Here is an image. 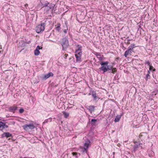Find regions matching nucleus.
I'll use <instances>...</instances> for the list:
<instances>
[{"mask_svg":"<svg viewBox=\"0 0 158 158\" xmlns=\"http://www.w3.org/2000/svg\"><path fill=\"white\" fill-rule=\"evenodd\" d=\"M46 22V20H44L43 22H41L40 24L38 25L35 27L36 32L39 33L43 32L44 31L45 26V23Z\"/></svg>","mask_w":158,"mask_h":158,"instance_id":"nucleus-5","label":"nucleus"},{"mask_svg":"<svg viewBox=\"0 0 158 158\" xmlns=\"http://www.w3.org/2000/svg\"><path fill=\"white\" fill-rule=\"evenodd\" d=\"M48 119H46L44 122L43 123V125H44V124H45L46 123H47L48 122Z\"/></svg>","mask_w":158,"mask_h":158,"instance_id":"nucleus-37","label":"nucleus"},{"mask_svg":"<svg viewBox=\"0 0 158 158\" xmlns=\"http://www.w3.org/2000/svg\"><path fill=\"white\" fill-rule=\"evenodd\" d=\"M19 46L21 47H24L26 45L25 41L23 40H22L19 43Z\"/></svg>","mask_w":158,"mask_h":158,"instance_id":"nucleus-19","label":"nucleus"},{"mask_svg":"<svg viewBox=\"0 0 158 158\" xmlns=\"http://www.w3.org/2000/svg\"><path fill=\"white\" fill-rule=\"evenodd\" d=\"M1 136L2 138L5 137H6V138H8L10 137H13L12 136V134L9 132H4L1 135Z\"/></svg>","mask_w":158,"mask_h":158,"instance_id":"nucleus-10","label":"nucleus"},{"mask_svg":"<svg viewBox=\"0 0 158 158\" xmlns=\"http://www.w3.org/2000/svg\"><path fill=\"white\" fill-rule=\"evenodd\" d=\"M100 64L102 66L99 68V69L100 70H102L103 72V73H105L109 70H111V69L109 68L108 64L109 62L106 61L105 62L102 61L100 62Z\"/></svg>","mask_w":158,"mask_h":158,"instance_id":"nucleus-4","label":"nucleus"},{"mask_svg":"<svg viewBox=\"0 0 158 158\" xmlns=\"http://www.w3.org/2000/svg\"><path fill=\"white\" fill-rule=\"evenodd\" d=\"M8 126L6 125L5 123L0 121V128L2 127V128H8Z\"/></svg>","mask_w":158,"mask_h":158,"instance_id":"nucleus-15","label":"nucleus"},{"mask_svg":"<svg viewBox=\"0 0 158 158\" xmlns=\"http://www.w3.org/2000/svg\"><path fill=\"white\" fill-rule=\"evenodd\" d=\"M1 47H2V46L1 45H0V49H2V48H1Z\"/></svg>","mask_w":158,"mask_h":158,"instance_id":"nucleus-42","label":"nucleus"},{"mask_svg":"<svg viewBox=\"0 0 158 158\" xmlns=\"http://www.w3.org/2000/svg\"><path fill=\"white\" fill-rule=\"evenodd\" d=\"M62 113L64 118H67L69 117V114L68 113L64 111L62 112Z\"/></svg>","mask_w":158,"mask_h":158,"instance_id":"nucleus-24","label":"nucleus"},{"mask_svg":"<svg viewBox=\"0 0 158 158\" xmlns=\"http://www.w3.org/2000/svg\"><path fill=\"white\" fill-rule=\"evenodd\" d=\"M65 55L68 56V54H65Z\"/></svg>","mask_w":158,"mask_h":158,"instance_id":"nucleus-45","label":"nucleus"},{"mask_svg":"<svg viewBox=\"0 0 158 158\" xmlns=\"http://www.w3.org/2000/svg\"><path fill=\"white\" fill-rule=\"evenodd\" d=\"M61 45L62 50L64 51H66L69 46V40L66 37H64L62 39Z\"/></svg>","mask_w":158,"mask_h":158,"instance_id":"nucleus-6","label":"nucleus"},{"mask_svg":"<svg viewBox=\"0 0 158 158\" xmlns=\"http://www.w3.org/2000/svg\"><path fill=\"white\" fill-rule=\"evenodd\" d=\"M75 56L76 58V60L77 62H80L81 61V59L80 56H78L77 54H75Z\"/></svg>","mask_w":158,"mask_h":158,"instance_id":"nucleus-21","label":"nucleus"},{"mask_svg":"<svg viewBox=\"0 0 158 158\" xmlns=\"http://www.w3.org/2000/svg\"><path fill=\"white\" fill-rule=\"evenodd\" d=\"M92 96L94 98V100L96 101L98 98L97 96L96 93L95 91H93L92 92Z\"/></svg>","mask_w":158,"mask_h":158,"instance_id":"nucleus-14","label":"nucleus"},{"mask_svg":"<svg viewBox=\"0 0 158 158\" xmlns=\"http://www.w3.org/2000/svg\"><path fill=\"white\" fill-rule=\"evenodd\" d=\"M155 93V92H152L153 94H154V93Z\"/></svg>","mask_w":158,"mask_h":158,"instance_id":"nucleus-44","label":"nucleus"},{"mask_svg":"<svg viewBox=\"0 0 158 158\" xmlns=\"http://www.w3.org/2000/svg\"><path fill=\"white\" fill-rule=\"evenodd\" d=\"M121 115H117L116 116L114 120V121L115 122H119L121 118Z\"/></svg>","mask_w":158,"mask_h":158,"instance_id":"nucleus-17","label":"nucleus"},{"mask_svg":"<svg viewBox=\"0 0 158 158\" xmlns=\"http://www.w3.org/2000/svg\"><path fill=\"white\" fill-rule=\"evenodd\" d=\"M76 54H77L78 56H81L82 55V52L81 51H79V52H77V53H76Z\"/></svg>","mask_w":158,"mask_h":158,"instance_id":"nucleus-32","label":"nucleus"},{"mask_svg":"<svg viewBox=\"0 0 158 158\" xmlns=\"http://www.w3.org/2000/svg\"><path fill=\"white\" fill-rule=\"evenodd\" d=\"M156 93L155 94V95H156Z\"/></svg>","mask_w":158,"mask_h":158,"instance_id":"nucleus-47","label":"nucleus"},{"mask_svg":"<svg viewBox=\"0 0 158 158\" xmlns=\"http://www.w3.org/2000/svg\"><path fill=\"white\" fill-rule=\"evenodd\" d=\"M98 59L99 60H102L104 59V57L103 55H102L100 57H98Z\"/></svg>","mask_w":158,"mask_h":158,"instance_id":"nucleus-28","label":"nucleus"},{"mask_svg":"<svg viewBox=\"0 0 158 158\" xmlns=\"http://www.w3.org/2000/svg\"><path fill=\"white\" fill-rule=\"evenodd\" d=\"M145 64H147L148 65H149V66L151 65L150 63L149 62V61H146L145 62Z\"/></svg>","mask_w":158,"mask_h":158,"instance_id":"nucleus-34","label":"nucleus"},{"mask_svg":"<svg viewBox=\"0 0 158 158\" xmlns=\"http://www.w3.org/2000/svg\"><path fill=\"white\" fill-rule=\"evenodd\" d=\"M139 28H140L141 29H142L141 28V27L140 26H139V29H138V31L139 30Z\"/></svg>","mask_w":158,"mask_h":158,"instance_id":"nucleus-41","label":"nucleus"},{"mask_svg":"<svg viewBox=\"0 0 158 158\" xmlns=\"http://www.w3.org/2000/svg\"><path fill=\"white\" fill-rule=\"evenodd\" d=\"M94 54L98 58L102 56L101 54L98 52H96Z\"/></svg>","mask_w":158,"mask_h":158,"instance_id":"nucleus-29","label":"nucleus"},{"mask_svg":"<svg viewBox=\"0 0 158 158\" xmlns=\"http://www.w3.org/2000/svg\"><path fill=\"white\" fill-rule=\"evenodd\" d=\"M24 110L23 108H21L19 110V111L20 113L22 114L24 112Z\"/></svg>","mask_w":158,"mask_h":158,"instance_id":"nucleus-30","label":"nucleus"},{"mask_svg":"<svg viewBox=\"0 0 158 158\" xmlns=\"http://www.w3.org/2000/svg\"><path fill=\"white\" fill-rule=\"evenodd\" d=\"M42 6L43 8L44 7V13L47 14H48L50 11H51V13H52L54 10L55 11V8H56L55 7V4L52 3H49L47 1L42 4Z\"/></svg>","mask_w":158,"mask_h":158,"instance_id":"nucleus-1","label":"nucleus"},{"mask_svg":"<svg viewBox=\"0 0 158 158\" xmlns=\"http://www.w3.org/2000/svg\"><path fill=\"white\" fill-rule=\"evenodd\" d=\"M136 46L134 44H131L128 47L127 49L125 52L124 56L125 57H127L132 55L133 53H134L133 48Z\"/></svg>","mask_w":158,"mask_h":158,"instance_id":"nucleus-3","label":"nucleus"},{"mask_svg":"<svg viewBox=\"0 0 158 158\" xmlns=\"http://www.w3.org/2000/svg\"><path fill=\"white\" fill-rule=\"evenodd\" d=\"M94 129H90L88 134V137L91 140H93L94 139V135L93 132Z\"/></svg>","mask_w":158,"mask_h":158,"instance_id":"nucleus-8","label":"nucleus"},{"mask_svg":"<svg viewBox=\"0 0 158 158\" xmlns=\"http://www.w3.org/2000/svg\"><path fill=\"white\" fill-rule=\"evenodd\" d=\"M77 49L75 51V53H77V52H79V51H81L82 47L80 45L77 44Z\"/></svg>","mask_w":158,"mask_h":158,"instance_id":"nucleus-18","label":"nucleus"},{"mask_svg":"<svg viewBox=\"0 0 158 158\" xmlns=\"http://www.w3.org/2000/svg\"><path fill=\"white\" fill-rule=\"evenodd\" d=\"M21 158H33L32 157H29L28 156H26V157H21Z\"/></svg>","mask_w":158,"mask_h":158,"instance_id":"nucleus-39","label":"nucleus"},{"mask_svg":"<svg viewBox=\"0 0 158 158\" xmlns=\"http://www.w3.org/2000/svg\"><path fill=\"white\" fill-rule=\"evenodd\" d=\"M72 154L73 156H75V157L76 158H78V155H79V156H80L81 155L80 153H78L76 152H72Z\"/></svg>","mask_w":158,"mask_h":158,"instance_id":"nucleus-22","label":"nucleus"},{"mask_svg":"<svg viewBox=\"0 0 158 158\" xmlns=\"http://www.w3.org/2000/svg\"><path fill=\"white\" fill-rule=\"evenodd\" d=\"M25 43H27V44H29L31 42V40H29L28 41H25Z\"/></svg>","mask_w":158,"mask_h":158,"instance_id":"nucleus-38","label":"nucleus"},{"mask_svg":"<svg viewBox=\"0 0 158 158\" xmlns=\"http://www.w3.org/2000/svg\"><path fill=\"white\" fill-rule=\"evenodd\" d=\"M89 95H91V94H90V93H89Z\"/></svg>","mask_w":158,"mask_h":158,"instance_id":"nucleus-46","label":"nucleus"},{"mask_svg":"<svg viewBox=\"0 0 158 158\" xmlns=\"http://www.w3.org/2000/svg\"><path fill=\"white\" fill-rule=\"evenodd\" d=\"M17 107L16 106H12L9 107V111L11 112H14L15 111L17 110Z\"/></svg>","mask_w":158,"mask_h":158,"instance_id":"nucleus-12","label":"nucleus"},{"mask_svg":"<svg viewBox=\"0 0 158 158\" xmlns=\"http://www.w3.org/2000/svg\"><path fill=\"white\" fill-rule=\"evenodd\" d=\"M109 68H111V70H109L111 71V72L113 73L114 74L116 72L117 70L115 68H114L113 66H112L111 67H110Z\"/></svg>","mask_w":158,"mask_h":158,"instance_id":"nucleus-23","label":"nucleus"},{"mask_svg":"<svg viewBox=\"0 0 158 158\" xmlns=\"http://www.w3.org/2000/svg\"><path fill=\"white\" fill-rule=\"evenodd\" d=\"M25 127L27 128V127H32L33 128H34L35 127H36L35 124H33V123H30L29 124H26L24 125Z\"/></svg>","mask_w":158,"mask_h":158,"instance_id":"nucleus-20","label":"nucleus"},{"mask_svg":"<svg viewBox=\"0 0 158 158\" xmlns=\"http://www.w3.org/2000/svg\"><path fill=\"white\" fill-rule=\"evenodd\" d=\"M68 30V27H66V29H65L63 30V32L65 34H66Z\"/></svg>","mask_w":158,"mask_h":158,"instance_id":"nucleus-33","label":"nucleus"},{"mask_svg":"<svg viewBox=\"0 0 158 158\" xmlns=\"http://www.w3.org/2000/svg\"><path fill=\"white\" fill-rule=\"evenodd\" d=\"M97 122V120L95 119H92L91 121L90 122V123L91 124L92 127L95 126Z\"/></svg>","mask_w":158,"mask_h":158,"instance_id":"nucleus-13","label":"nucleus"},{"mask_svg":"<svg viewBox=\"0 0 158 158\" xmlns=\"http://www.w3.org/2000/svg\"><path fill=\"white\" fill-rule=\"evenodd\" d=\"M53 76V74L52 72H49L48 74H45L42 77L43 80H46L50 77H52Z\"/></svg>","mask_w":158,"mask_h":158,"instance_id":"nucleus-9","label":"nucleus"},{"mask_svg":"<svg viewBox=\"0 0 158 158\" xmlns=\"http://www.w3.org/2000/svg\"><path fill=\"white\" fill-rule=\"evenodd\" d=\"M69 131L71 132V133H73L74 132H72V131H73V129H71V130H69Z\"/></svg>","mask_w":158,"mask_h":158,"instance_id":"nucleus-40","label":"nucleus"},{"mask_svg":"<svg viewBox=\"0 0 158 158\" xmlns=\"http://www.w3.org/2000/svg\"><path fill=\"white\" fill-rule=\"evenodd\" d=\"M149 67H149V70L148 71H149L150 72V70H152V69H153V71H155L156 70V69H153V67L151 65Z\"/></svg>","mask_w":158,"mask_h":158,"instance_id":"nucleus-31","label":"nucleus"},{"mask_svg":"<svg viewBox=\"0 0 158 158\" xmlns=\"http://www.w3.org/2000/svg\"><path fill=\"white\" fill-rule=\"evenodd\" d=\"M40 49V47L39 46H38L37 47H36V48L35 49H37V50H39Z\"/></svg>","mask_w":158,"mask_h":158,"instance_id":"nucleus-36","label":"nucleus"},{"mask_svg":"<svg viewBox=\"0 0 158 158\" xmlns=\"http://www.w3.org/2000/svg\"><path fill=\"white\" fill-rule=\"evenodd\" d=\"M1 130H2L3 129H0Z\"/></svg>","mask_w":158,"mask_h":158,"instance_id":"nucleus-48","label":"nucleus"},{"mask_svg":"<svg viewBox=\"0 0 158 158\" xmlns=\"http://www.w3.org/2000/svg\"><path fill=\"white\" fill-rule=\"evenodd\" d=\"M60 26L61 25L59 23H57L56 25L55 26L56 30L59 32L61 29Z\"/></svg>","mask_w":158,"mask_h":158,"instance_id":"nucleus-16","label":"nucleus"},{"mask_svg":"<svg viewBox=\"0 0 158 158\" xmlns=\"http://www.w3.org/2000/svg\"><path fill=\"white\" fill-rule=\"evenodd\" d=\"M144 133H141L140 134L139 136V138L141 139L142 140L144 139V137H143V134H144Z\"/></svg>","mask_w":158,"mask_h":158,"instance_id":"nucleus-27","label":"nucleus"},{"mask_svg":"<svg viewBox=\"0 0 158 158\" xmlns=\"http://www.w3.org/2000/svg\"><path fill=\"white\" fill-rule=\"evenodd\" d=\"M35 124V126L36 127H35V128H36L37 127H39L38 126L39 125V124H36V123H34V124Z\"/></svg>","mask_w":158,"mask_h":158,"instance_id":"nucleus-35","label":"nucleus"},{"mask_svg":"<svg viewBox=\"0 0 158 158\" xmlns=\"http://www.w3.org/2000/svg\"><path fill=\"white\" fill-rule=\"evenodd\" d=\"M95 107L94 106L91 105L87 106V109L89 110L90 113H92L94 110Z\"/></svg>","mask_w":158,"mask_h":158,"instance_id":"nucleus-11","label":"nucleus"},{"mask_svg":"<svg viewBox=\"0 0 158 158\" xmlns=\"http://www.w3.org/2000/svg\"><path fill=\"white\" fill-rule=\"evenodd\" d=\"M91 142L90 140L88 138L85 140V142L84 143L83 146H80V151L83 154L85 153L88 154V148L91 147Z\"/></svg>","mask_w":158,"mask_h":158,"instance_id":"nucleus-2","label":"nucleus"},{"mask_svg":"<svg viewBox=\"0 0 158 158\" xmlns=\"http://www.w3.org/2000/svg\"><path fill=\"white\" fill-rule=\"evenodd\" d=\"M109 73H112L111 71H110V72H109Z\"/></svg>","mask_w":158,"mask_h":158,"instance_id":"nucleus-43","label":"nucleus"},{"mask_svg":"<svg viewBox=\"0 0 158 158\" xmlns=\"http://www.w3.org/2000/svg\"><path fill=\"white\" fill-rule=\"evenodd\" d=\"M134 145L133 146V150L132 151V152H135L136 151L138 150V148L140 147H141V148H142V147L140 146V145L142 144L141 143H140L136 141L134 142Z\"/></svg>","mask_w":158,"mask_h":158,"instance_id":"nucleus-7","label":"nucleus"},{"mask_svg":"<svg viewBox=\"0 0 158 158\" xmlns=\"http://www.w3.org/2000/svg\"><path fill=\"white\" fill-rule=\"evenodd\" d=\"M34 54L35 56H38L40 53V52L39 50H37V49H35L34 51Z\"/></svg>","mask_w":158,"mask_h":158,"instance_id":"nucleus-26","label":"nucleus"},{"mask_svg":"<svg viewBox=\"0 0 158 158\" xmlns=\"http://www.w3.org/2000/svg\"><path fill=\"white\" fill-rule=\"evenodd\" d=\"M150 73V72L149 71H148L145 77V79L146 80V81H147L148 79H150V76L149 75Z\"/></svg>","mask_w":158,"mask_h":158,"instance_id":"nucleus-25","label":"nucleus"}]
</instances>
